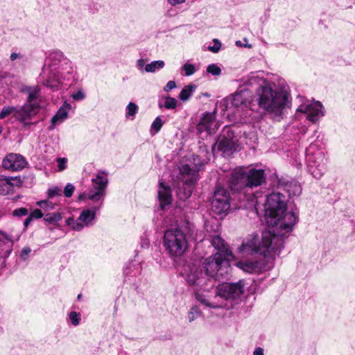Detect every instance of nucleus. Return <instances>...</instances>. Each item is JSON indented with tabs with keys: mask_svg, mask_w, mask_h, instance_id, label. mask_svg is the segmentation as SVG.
I'll return each mask as SVG.
<instances>
[{
	"mask_svg": "<svg viewBox=\"0 0 355 355\" xmlns=\"http://www.w3.org/2000/svg\"><path fill=\"white\" fill-rule=\"evenodd\" d=\"M297 216L293 211H283L281 214L266 219L272 231H264L261 236L252 234L245 238L239 251L243 254L259 253L267 258H275L284 247L283 236L293 230Z\"/></svg>",
	"mask_w": 355,
	"mask_h": 355,
	"instance_id": "1",
	"label": "nucleus"
},
{
	"mask_svg": "<svg viewBox=\"0 0 355 355\" xmlns=\"http://www.w3.org/2000/svg\"><path fill=\"white\" fill-rule=\"evenodd\" d=\"M245 285L244 280H239L236 283L225 282L219 284L214 292H197L195 298L205 307L224 308L227 306V301L240 299L244 293Z\"/></svg>",
	"mask_w": 355,
	"mask_h": 355,
	"instance_id": "2",
	"label": "nucleus"
},
{
	"mask_svg": "<svg viewBox=\"0 0 355 355\" xmlns=\"http://www.w3.org/2000/svg\"><path fill=\"white\" fill-rule=\"evenodd\" d=\"M256 101L259 107L275 116H280L288 106L289 94L283 88H277L265 83L256 91Z\"/></svg>",
	"mask_w": 355,
	"mask_h": 355,
	"instance_id": "3",
	"label": "nucleus"
},
{
	"mask_svg": "<svg viewBox=\"0 0 355 355\" xmlns=\"http://www.w3.org/2000/svg\"><path fill=\"white\" fill-rule=\"evenodd\" d=\"M50 59L53 62V65L56 66L62 87L71 86L78 81L77 67L62 51H52Z\"/></svg>",
	"mask_w": 355,
	"mask_h": 355,
	"instance_id": "4",
	"label": "nucleus"
},
{
	"mask_svg": "<svg viewBox=\"0 0 355 355\" xmlns=\"http://www.w3.org/2000/svg\"><path fill=\"white\" fill-rule=\"evenodd\" d=\"M163 245L165 251L170 257H181L184 254L188 247L186 234L178 228L167 230L164 234Z\"/></svg>",
	"mask_w": 355,
	"mask_h": 355,
	"instance_id": "5",
	"label": "nucleus"
},
{
	"mask_svg": "<svg viewBox=\"0 0 355 355\" xmlns=\"http://www.w3.org/2000/svg\"><path fill=\"white\" fill-rule=\"evenodd\" d=\"M182 275L189 286L206 291L207 287L210 283L209 277H206L202 268L196 263L186 264L182 271ZM197 291L195 293V294Z\"/></svg>",
	"mask_w": 355,
	"mask_h": 355,
	"instance_id": "6",
	"label": "nucleus"
},
{
	"mask_svg": "<svg viewBox=\"0 0 355 355\" xmlns=\"http://www.w3.org/2000/svg\"><path fill=\"white\" fill-rule=\"evenodd\" d=\"M193 163L191 164H183L180 167V173L182 181L187 185V191L185 193V198H189L192 192V187L198 180V171L202 166L204 165V161H202L199 156H194Z\"/></svg>",
	"mask_w": 355,
	"mask_h": 355,
	"instance_id": "7",
	"label": "nucleus"
},
{
	"mask_svg": "<svg viewBox=\"0 0 355 355\" xmlns=\"http://www.w3.org/2000/svg\"><path fill=\"white\" fill-rule=\"evenodd\" d=\"M227 258L220 252H216L213 256L207 258L203 262L205 275L209 277L210 282L218 273L223 275V268L228 266Z\"/></svg>",
	"mask_w": 355,
	"mask_h": 355,
	"instance_id": "8",
	"label": "nucleus"
},
{
	"mask_svg": "<svg viewBox=\"0 0 355 355\" xmlns=\"http://www.w3.org/2000/svg\"><path fill=\"white\" fill-rule=\"evenodd\" d=\"M241 245L238 248V252L242 256H248L247 254H243L239 251ZM259 254V253L248 254V255ZM262 259L259 260H246L240 261L235 263L236 266L248 273H261L268 269V263L270 260H273L275 258H267L263 254Z\"/></svg>",
	"mask_w": 355,
	"mask_h": 355,
	"instance_id": "9",
	"label": "nucleus"
},
{
	"mask_svg": "<svg viewBox=\"0 0 355 355\" xmlns=\"http://www.w3.org/2000/svg\"><path fill=\"white\" fill-rule=\"evenodd\" d=\"M92 181L93 187L88 191L87 198L94 202L101 200V206L103 204L108 183L106 173L104 171L98 172Z\"/></svg>",
	"mask_w": 355,
	"mask_h": 355,
	"instance_id": "10",
	"label": "nucleus"
},
{
	"mask_svg": "<svg viewBox=\"0 0 355 355\" xmlns=\"http://www.w3.org/2000/svg\"><path fill=\"white\" fill-rule=\"evenodd\" d=\"M286 197L279 192H273L267 196L265 205V218L281 214L286 209Z\"/></svg>",
	"mask_w": 355,
	"mask_h": 355,
	"instance_id": "11",
	"label": "nucleus"
},
{
	"mask_svg": "<svg viewBox=\"0 0 355 355\" xmlns=\"http://www.w3.org/2000/svg\"><path fill=\"white\" fill-rule=\"evenodd\" d=\"M230 208L229 191L223 187H217L211 201V209L217 214H226Z\"/></svg>",
	"mask_w": 355,
	"mask_h": 355,
	"instance_id": "12",
	"label": "nucleus"
},
{
	"mask_svg": "<svg viewBox=\"0 0 355 355\" xmlns=\"http://www.w3.org/2000/svg\"><path fill=\"white\" fill-rule=\"evenodd\" d=\"M39 82L53 90H58L63 87L56 66H53V64L50 66H44L39 77Z\"/></svg>",
	"mask_w": 355,
	"mask_h": 355,
	"instance_id": "13",
	"label": "nucleus"
},
{
	"mask_svg": "<svg viewBox=\"0 0 355 355\" xmlns=\"http://www.w3.org/2000/svg\"><path fill=\"white\" fill-rule=\"evenodd\" d=\"M297 112L306 115V118L312 123H316L324 115V110L320 101L306 100L298 107Z\"/></svg>",
	"mask_w": 355,
	"mask_h": 355,
	"instance_id": "14",
	"label": "nucleus"
},
{
	"mask_svg": "<svg viewBox=\"0 0 355 355\" xmlns=\"http://www.w3.org/2000/svg\"><path fill=\"white\" fill-rule=\"evenodd\" d=\"M217 148L225 155H230L236 151V140L230 128L223 130V134L216 143Z\"/></svg>",
	"mask_w": 355,
	"mask_h": 355,
	"instance_id": "15",
	"label": "nucleus"
},
{
	"mask_svg": "<svg viewBox=\"0 0 355 355\" xmlns=\"http://www.w3.org/2000/svg\"><path fill=\"white\" fill-rule=\"evenodd\" d=\"M27 164L24 156L14 153H8L2 160V166L6 170L12 171H21Z\"/></svg>",
	"mask_w": 355,
	"mask_h": 355,
	"instance_id": "16",
	"label": "nucleus"
},
{
	"mask_svg": "<svg viewBox=\"0 0 355 355\" xmlns=\"http://www.w3.org/2000/svg\"><path fill=\"white\" fill-rule=\"evenodd\" d=\"M39 108L40 107L36 105H33L31 103H26L24 105L17 107L15 118L16 120L21 123L24 127L30 126L32 123L31 122H28V120L37 114L39 111Z\"/></svg>",
	"mask_w": 355,
	"mask_h": 355,
	"instance_id": "17",
	"label": "nucleus"
},
{
	"mask_svg": "<svg viewBox=\"0 0 355 355\" xmlns=\"http://www.w3.org/2000/svg\"><path fill=\"white\" fill-rule=\"evenodd\" d=\"M98 207H93L91 209H83L76 223L73 226V230L80 231L85 227H89L93 224V221L95 219L96 211Z\"/></svg>",
	"mask_w": 355,
	"mask_h": 355,
	"instance_id": "18",
	"label": "nucleus"
},
{
	"mask_svg": "<svg viewBox=\"0 0 355 355\" xmlns=\"http://www.w3.org/2000/svg\"><path fill=\"white\" fill-rule=\"evenodd\" d=\"M218 123L216 121L214 112H206L203 114L197 125L199 132H207V134L214 133L218 128Z\"/></svg>",
	"mask_w": 355,
	"mask_h": 355,
	"instance_id": "19",
	"label": "nucleus"
},
{
	"mask_svg": "<svg viewBox=\"0 0 355 355\" xmlns=\"http://www.w3.org/2000/svg\"><path fill=\"white\" fill-rule=\"evenodd\" d=\"M277 182L278 189L285 191L290 197L299 196L302 193L301 185L295 180L281 178Z\"/></svg>",
	"mask_w": 355,
	"mask_h": 355,
	"instance_id": "20",
	"label": "nucleus"
},
{
	"mask_svg": "<svg viewBox=\"0 0 355 355\" xmlns=\"http://www.w3.org/2000/svg\"><path fill=\"white\" fill-rule=\"evenodd\" d=\"M248 187H257L265 182L266 175L263 169L250 168L246 170Z\"/></svg>",
	"mask_w": 355,
	"mask_h": 355,
	"instance_id": "21",
	"label": "nucleus"
},
{
	"mask_svg": "<svg viewBox=\"0 0 355 355\" xmlns=\"http://www.w3.org/2000/svg\"><path fill=\"white\" fill-rule=\"evenodd\" d=\"M248 177L246 170L240 168L232 174L230 181L232 189L238 191L243 187H248Z\"/></svg>",
	"mask_w": 355,
	"mask_h": 355,
	"instance_id": "22",
	"label": "nucleus"
},
{
	"mask_svg": "<svg viewBox=\"0 0 355 355\" xmlns=\"http://www.w3.org/2000/svg\"><path fill=\"white\" fill-rule=\"evenodd\" d=\"M21 184L19 177H7L0 181V195L6 196L13 193L14 187H19Z\"/></svg>",
	"mask_w": 355,
	"mask_h": 355,
	"instance_id": "23",
	"label": "nucleus"
},
{
	"mask_svg": "<svg viewBox=\"0 0 355 355\" xmlns=\"http://www.w3.org/2000/svg\"><path fill=\"white\" fill-rule=\"evenodd\" d=\"M157 194L160 207L162 209H164L166 206L171 204L173 198L171 188L165 185L162 181L159 182Z\"/></svg>",
	"mask_w": 355,
	"mask_h": 355,
	"instance_id": "24",
	"label": "nucleus"
},
{
	"mask_svg": "<svg viewBox=\"0 0 355 355\" xmlns=\"http://www.w3.org/2000/svg\"><path fill=\"white\" fill-rule=\"evenodd\" d=\"M316 157L319 159L320 163L316 165H308V168L315 179H320L325 172L327 159L324 153H319Z\"/></svg>",
	"mask_w": 355,
	"mask_h": 355,
	"instance_id": "25",
	"label": "nucleus"
},
{
	"mask_svg": "<svg viewBox=\"0 0 355 355\" xmlns=\"http://www.w3.org/2000/svg\"><path fill=\"white\" fill-rule=\"evenodd\" d=\"M71 109V104L64 102L63 105L59 108L56 114L52 117L51 121V125L49 127V130H53L57 124L63 122L68 117V113Z\"/></svg>",
	"mask_w": 355,
	"mask_h": 355,
	"instance_id": "26",
	"label": "nucleus"
},
{
	"mask_svg": "<svg viewBox=\"0 0 355 355\" xmlns=\"http://www.w3.org/2000/svg\"><path fill=\"white\" fill-rule=\"evenodd\" d=\"M24 91L28 94L26 103L40 107L37 101L40 97V88L38 86L28 87Z\"/></svg>",
	"mask_w": 355,
	"mask_h": 355,
	"instance_id": "27",
	"label": "nucleus"
},
{
	"mask_svg": "<svg viewBox=\"0 0 355 355\" xmlns=\"http://www.w3.org/2000/svg\"><path fill=\"white\" fill-rule=\"evenodd\" d=\"M211 243L212 245L217 250L218 252L225 255V257L232 256L231 252L228 250L225 241L218 235L214 236L211 238Z\"/></svg>",
	"mask_w": 355,
	"mask_h": 355,
	"instance_id": "28",
	"label": "nucleus"
},
{
	"mask_svg": "<svg viewBox=\"0 0 355 355\" xmlns=\"http://www.w3.org/2000/svg\"><path fill=\"white\" fill-rule=\"evenodd\" d=\"M248 91L245 89L236 92L232 97L231 103L235 107L245 106L247 103Z\"/></svg>",
	"mask_w": 355,
	"mask_h": 355,
	"instance_id": "29",
	"label": "nucleus"
},
{
	"mask_svg": "<svg viewBox=\"0 0 355 355\" xmlns=\"http://www.w3.org/2000/svg\"><path fill=\"white\" fill-rule=\"evenodd\" d=\"M265 83L266 82L264 79L259 78L254 73H251L241 80V83L245 86L259 85L260 87Z\"/></svg>",
	"mask_w": 355,
	"mask_h": 355,
	"instance_id": "30",
	"label": "nucleus"
},
{
	"mask_svg": "<svg viewBox=\"0 0 355 355\" xmlns=\"http://www.w3.org/2000/svg\"><path fill=\"white\" fill-rule=\"evenodd\" d=\"M20 238V233L17 232L13 234H7L3 231H0V243H10L12 245L14 241H18Z\"/></svg>",
	"mask_w": 355,
	"mask_h": 355,
	"instance_id": "31",
	"label": "nucleus"
},
{
	"mask_svg": "<svg viewBox=\"0 0 355 355\" xmlns=\"http://www.w3.org/2000/svg\"><path fill=\"white\" fill-rule=\"evenodd\" d=\"M196 89V86L193 83L184 86L179 94V98L183 102L188 101Z\"/></svg>",
	"mask_w": 355,
	"mask_h": 355,
	"instance_id": "32",
	"label": "nucleus"
},
{
	"mask_svg": "<svg viewBox=\"0 0 355 355\" xmlns=\"http://www.w3.org/2000/svg\"><path fill=\"white\" fill-rule=\"evenodd\" d=\"M165 65V63L162 60L153 61L150 64L146 65L144 71L146 72L154 73L157 69H162Z\"/></svg>",
	"mask_w": 355,
	"mask_h": 355,
	"instance_id": "33",
	"label": "nucleus"
},
{
	"mask_svg": "<svg viewBox=\"0 0 355 355\" xmlns=\"http://www.w3.org/2000/svg\"><path fill=\"white\" fill-rule=\"evenodd\" d=\"M62 216L60 212L49 213L44 216V220L46 223L54 224L59 222Z\"/></svg>",
	"mask_w": 355,
	"mask_h": 355,
	"instance_id": "34",
	"label": "nucleus"
},
{
	"mask_svg": "<svg viewBox=\"0 0 355 355\" xmlns=\"http://www.w3.org/2000/svg\"><path fill=\"white\" fill-rule=\"evenodd\" d=\"M201 313L202 311L198 306H193L188 312L187 318L189 322H193L201 315Z\"/></svg>",
	"mask_w": 355,
	"mask_h": 355,
	"instance_id": "35",
	"label": "nucleus"
},
{
	"mask_svg": "<svg viewBox=\"0 0 355 355\" xmlns=\"http://www.w3.org/2000/svg\"><path fill=\"white\" fill-rule=\"evenodd\" d=\"M138 110V106L135 103H129L126 106V118L135 117Z\"/></svg>",
	"mask_w": 355,
	"mask_h": 355,
	"instance_id": "36",
	"label": "nucleus"
},
{
	"mask_svg": "<svg viewBox=\"0 0 355 355\" xmlns=\"http://www.w3.org/2000/svg\"><path fill=\"white\" fill-rule=\"evenodd\" d=\"M16 110H17V107H15L4 106L0 112V119H4L11 114H13V116L15 117Z\"/></svg>",
	"mask_w": 355,
	"mask_h": 355,
	"instance_id": "37",
	"label": "nucleus"
},
{
	"mask_svg": "<svg viewBox=\"0 0 355 355\" xmlns=\"http://www.w3.org/2000/svg\"><path fill=\"white\" fill-rule=\"evenodd\" d=\"M311 148L308 149V155H307V159H308V165L311 164H318L319 162V159L316 157L319 153H323L322 151H317L314 153H310Z\"/></svg>",
	"mask_w": 355,
	"mask_h": 355,
	"instance_id": "38",
	"label": "nucleus"
},
{
	"mask_svg": "<svg viewBox=\"0 0 355 355\" xmlns=\"http://www.w3.org/2000/svg\"><path fill=\"white\" fill-rule=\"evenodd\" d=\"M163 124H164V123H163L161 117L160 116L156 117V119L154 120V121L153 122V123L151 125V130H150L151 132H153V131H154L153 134L158 132L160 130V129L162 128Z\"/></svg>",
	"mask_w": 355,
	"mask_h": 355,
	"instance_id": "39",
	"label": "nucleus"
},
{
	"mask_svg": "<svg viewBox=\"0 0 355 355\" xmlns=\"http://www.w3.org/2000/svg\"><path fill=\"white\" fill-rule=\"evenodd\" d=\"M178 101L173 97L166 96L164 101V107L166 109H175L177 107Z\"/></svg>",
	"mask_w": 355,
	"mask_h": 355,
	"instance_id": "40",
	"label": "nucleus"
},
{
	"mask_svg": "<svg viewBox=\"0 0 355 355\" xmlns=\"http://www.w3.org/2000/svg\"><path fill=\"white\" fill-rule=\"evenodd\" d=\"M37 205L44 211H50L54 209V204L47 200L38 201Z\"/></svg>",
	"mask_w": 355,
	"mask_h": 355,
	"instance_id": "41",
	"label": "nucleus"
},
{
	"mask_svg": "<svg viewBox=\"0 0 355 355\" xmlns=\"http://www.w3.org/2000/svg\"><path fill=\"white\" fill-rule=\"evenodd\" d=\"M69 320L73 326H78L80 322V314L76 311H71L69 314Z\"/></svg>",
	"mask_w": 355,
	"mask_h": 355,
	"instance_id": "42",
	"label": "nucleus"
},
{
	"mask_svg": "<svg viewBox=\"0 0 355 355\" xmlns=\"http://www.w3.org/2000/svg\"><path fill=\"white\" fill-rule=\"evenodd\" d=\"M71 97L74 101H80L86 98V94L83 89L79 88L77 92L71 94Z\"/></svg>",
	"mask_w": 355,
	"mask_h": 355,
	"instance_id": "43",
	"label": "nucleus"
},
{
	"mask_svg": "<svg viewBox=\"0 0 355 355\" xmlns=\"http://www.w3.org/2000/svg\"><path fill=\"white\" fill-rule=\"evenodd\" d=\"M62 193V189L58 187H54L49 189L47 191V195L49 198H53L55 196H61Z\"/></svg>",
	"mask_w": 355,
	"mask_h": 355,
	"instance_id": "44",
	"label": "nucleus"
},
{
	"mask_svg": "<svg viewBox=\"0 0 355 355\" xmlns=\"http://www.w3.org/2000/svg\"><path fill=\"white\" fill-rule=\"evenodd\" d=\"M182 69L184 71L185 76H187L193 75L196 71L195 66L190 63H185L182 67Z\"/></svg>",
	"mask_w": 355,
	"mask_h": 355,
	"instance_id": "45",
	"label": "nucleus"
},
{
	"mask_svg": "<svg viewBox=\"0 0 355 355\" xmlns=\"http://www.w3.org/2000/svg\"><path fill=\"white\" fill-rule=\"evenodd\" d=\"M207 71L214 76H218L221 73L220 68L215 64L208 65L207 67Z\"/></svg>",
	"mask_w": 355,
	"mask_h": 355,
	"instance_id": "46",
	"label": "nucleus"
},
{
	"mask_svg": "<svg viewBox=\"0 0 355 355\" xmlns=\"http://www.w3.org/2000/svg\"><path fill=\"white\" fill-rule=\"evenodd\" d=\"M74 190V186L71 183H68L64 187V194L67 198H70L73 195Z\"/></svg>",
	"mask_w": 355,
	"mask_h": 355,
	"instance_id": "47",
	"label": "nucleus"
},
{
	"mask_svg": "<svg viewBox=\"0 0 355 355\" xmlns=\"http://www.w3.org/2000/svg\"><path fill=\"white\" fill-rule=\"evenodd\" d=\"M58 171H62L67 168V159L64 157H59L57 159Z\"/></svg>",
	"mask_w": 355,
	"mask_h": 355,
	"instance_id": "48",
	"label": "nucleus"
},
{
	"mask_svg": "<svg viewBox=\"0 0 355 355\" xmlns=\"http://www.w3.org/2000/svg\"><path fill=\"white\" fill-rule=\"evenodd\" d=\"M214 45L213 46H209L208 47V49L209 51L213 52V53H217L219 51L220 47H221V44L220 42H219L218 40L217 39H214Z\"/></svg>",
	"mask_w": 355,
	"mask_h": 355,
	"instance_id": "49",
	"label": "nucleus"
},
{
	"mask_svg": "<svg viewBox=\"0 0 355 355\" xmlns=\"http://www.w3.org/2000/svg\"><path fill=\"white\" fill-rule=\"evenodd\" d=\"M28 211L26 208L21 207V208L15 209L13 211L12 214L15 216L21 217V216H26L28 214Z\"/></svg>",
	"mask_w": 355,
	"mask_h": 355,
	"instance_id": "50",
	"label": "nucleus"
},
{
	"mask_svg": "<svg viewBox=\"0 0 355 355\" xmlns=\"http://www.w3.org/2000/svg\"><path fill=\"white\" fill-rule=\"evenodd\" d=\"M43 215L44 214L40 209H35L31 213L29 216L32 218V219H39L41 218L43 216Z\"/></svg>",
	"mask_w": 355,
	"mask_h": 355,
	"instance_id": "51",
	"label": "nucleus"
},
{
	"mask_svg": "<svg viewBox=\"0 0 355 355\" xmlns=\"http://www.w3.org/2000/svg\"><path fill=\"white\" fill-rule=\"evenodd\" d=\"M175 87H176L175 82L173 80H170L167 83L166 86L164 87V90L166 92H168L169 91H171V89H173Z\"/></svg>",
	"mask_w": 355,
	"mask_h": 355,
	"instance_id": "52",
	"label": "nucleus"
},
{
	"mask_svg": "<svg viewBox=\"0 0 355 355\" xmlns=\"http://www.w3.org/2000/svg\"><path fill=\"white\" fill-rule=\"evenodd\" d=\"M146 60H144V59H142V58H140L137 61V67L141 71H143L144 70V67H146Z\"/></svg>",
	"mask_w": 355,
	"mask_h": 355,
	"instance_id": "53",
	"label": "nucleus"
},
{
	"mask_svg": "<svg viewBox=\"0 0 355 355\" xmlns=\"http://www.w3.org/2000/svg\"><path fill=\"white\" fill-rule=\"evenodd\" d=\"M167 2L172 6H176L185 3L186 0H167Z\"/></svg>",
	"mask_w": 355,
	"mask_h": 355,
	"instance_id": "54",
	"label": "nucleus"
},
{
	"mask_svg": "<svg viewBox=\"0 0 355 355\" xmlns=\"http://www.w3.org/2000/svg\"><path fill=\"white\" fill-rule=\"evenodd\" d=\"M30 252H31V249L29 248H28V247L24 248L21 251V258L24 260L26 259V258Z\"/></svg>",
	"mask_w": 355,
	"mask_h": 355,
	"instance_id": "55",
	"label": "nucleus"
},
{
	"mask_svg": "<svg viewBox=\"0 0 355 355\" xmlns=\"http://www.w3.org/2000/svg\"><path fill=\"white\" fill-rule=\"evenodd\" d=\"M76 223V220L75 221L74 219L71 217H69L66 220V224L67 225H71L73 230V226Z\"/></svg>",
	"mask_w": 355,
	"mask_h": 355,
	"instance_id": "56",
	"label": "nucleus"
},
{
	"mask_svg": "<svg viewBox=\"0 0 355 355\" xmlns=\"http://www.w3.org/2000/svg\"><path fill=\"white\" fill-rule=\"evenodd\" d=\"M253 355H264L263 349L260 347H257L253 352Z\"/></svg>",
	"mask_w": 355,
	"mask_h": 355,
	"instance_id": "57",
	"label": "nucleus"
},
{
	"mask_svg": "<svg viewBox=\"0 0 355 355\" xmlns=\"http://www.w3.org/2000/svg\"><path fill=\"white\" fill-rule=\"evenodd\" d=\"M21 55L19 54V53H12L10 54V59L13 61V60H15L16 59L20 58Z\"/></svg>",
	"mask_w": 355,
	"mask_h": 355,
	"instance_id": "58",
	"label": "nucleus"
},
{
	"mask_svg": "<svg viewBox=\"0 0 355 355\" xmlns=\"http://www.w3.org/2000/svg\"><path fill=\"white\" fill-rule=\"evenodd\" d=\"M32 220L33 219L30 216L25 219V220L24 222V225L25 227H27L28 226V225L32 221Z\"/></svg>",
	"mask_w": 355,
	"mask_h": 355,
	"instance_id": "59",
	"label": "nucleus"
},
{
	"mask_svg": "<svg viewBox=\"0 0 355 355\" xmlns=\"http://www.w3.org/2000/svg\"><path fill=\"white\" fill-rule=\"evenodd\" d=\"M87 195H88V193H80L78 196V199L80 200H85L86 198L88 199Z\"/></svg>",
	"mask_w": 355,
	"mask_h": 355,
	"instance_id": "60",
	"label": "nucleus"
},
{
	"mask_svg": "<svg viewBox=\"0 0 355 355\" xmlns=\"http://www.w3.org/2000/svg\"><path fill=\"white\" fill-rule=\"evenodd\" d=\"M131 264H130L129 266H127L125 269H124V273L125 275H128L130 274V272H129L128 270L130 269L131 268Z\"/></svg>",
	"mask_w": 355,
	"mask_h": 355,
	"instance_id": "61",
	"label": "nucleus"
},
{
	"mask_svg": "<svg viewBox=\"0 0 355 355\" xmlns=\"http://www.w3.org/2000/svg\"><path fill=\"white\" fill-rule=\"evenodd\" d=\"M17 232H19L21 234L20 230H17L16 228L12 227V229H10V231L9 234H13V233H15Z\"/></svg>",
	"mask_w": 355,
	"mask_h": 355,
	"instance_id": "62",
	"label": "nucleus"
},
{
	"mask_svg": "<svg viewBox=\"0 0 355 355\" xmlns=\"http://www.w3.org/2000/svg\"><path fill=\"white\" fill-rule=\"evenodd\" d=\"M236 46H241V41H237V42H236Z\"/></svg>",
	"mask_w": 355,
	"mask_h": 355,
	"instance_id": "63",
	"label": "nucleus"
},
{
	"mask_svg": "<svg viewBox=\"0 0 355 355\" xmlns=\"http://www.w3.org/2000/svg\"><path fill=\"white\" fill-rule=\"evenodd\" d=\"M4 179V175L0 173V181Z\"/></svg>",
	"mask_w": 355,
	"mask_h": 355,
	"instance_id": "64",
	"label": "nucleus"
}]
</instances>
